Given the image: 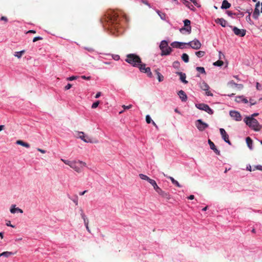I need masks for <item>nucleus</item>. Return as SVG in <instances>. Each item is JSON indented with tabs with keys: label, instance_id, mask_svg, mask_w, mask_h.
<instances>
[{
	"label": "nucleus",
	"instance_id": "1",
	"mask_svg": "<svg viewBox=\"0 0 262 262\" xmlns=\"http://www.w3.org/2000/svg\"><path fill=\"white\" fill-rule=\"evenodd\" d=\"M104 26H107L110 29L117 30L119 27L120 18L118 13L115 11H111L103 17L101 19Z\"/></svg>",
	"mask_w": 262,
	"mask_h": 262
},
{
	"label": "nucleus",
	"instance_id": "2",
	"mask_svg": "<svg viewBox=\"0 0 262 262\" xmlns=\"http://www.w3.org/2000/svg\"><path fill=\"white\" fill-rule=\"evenodd\" d=\"M61 160L66 165H69L71 168L73 169L75 171L79 173L81 172L84 166H86V163L81 161H69L61 159Z\"/></svg>",
	"mask_w": 262,
	"mask_h": 262
},
{
	"label": "nucleus",
	"instance_id": "3",
	"mask_svg": "<svg viewBox=\"0 0 262 262\" xmlns=\"http://www.w3.org/2000/svg\"><path fill=\"white\" fill-rule=\"evenodd\" d=\"M245 122L247 125L255 131H259L262 126L259 124L258 121L253 117H247Z\"/></svg>",
	"mask_w": 262,
	"mask_h": 262
},
{
	"label": "nucleus",
	"instance_id": "4",
	"mask_svg": "<svg viewBox=\"0 0 262 262\" xmlns=\"http://www.w3.org/2000/svg\"><path fill=\"white\" fill-rule=\"evenodd\" d=\"M125 61L134 67H137L138 64L141 63L140 57L135 54L127 55Z\"/></svg>",
	"mask_w": 262,
	"mask_h": 262
},
{
	"label": "nucleus",
	"instance_id": "5",
	"mask_svg": "<svg viewBox=\"0 0 262 262\" xmlns=\"http://www.w3.org/2000/svg\"><path fill=\"white\" fill-rule=\"evenodd\" d=\"M160 48L162 52V56L169 55L172 51L171 48L168 46V42L166 40L161 42Z\"/></svg>",
	"mask_w": 262,
	"mask_h": 262
},
{
	"label": "nucleus",
	"instance_id": "6",
	"mask_svg": "<svg viewBox=\"0 0 262 262\" xmlns=\"http://www.w3.org/2000/svg\"><path fill=\"white\" fill-rule=\"evenodd\" d=\"M79 138L86 143H97L98 141L95 139L91 138L85 135L83 132H80L79 133Z\"/></svg>",
	"mask_w": 262,
	"mask_h": 262
},
{
	"label": "nucleus",
	"instance_id": "7",
	"mask_svg": "<svg viewBox=\"0 0 262 262\" xmlns=\"http://www.w3.org/2000/svg\"><path fill=\"white\" fill-rule=\"evenodd\" d=\"M195 106L198 109L204 111L209 114L212 115L213 113V111L207 104L199 103L195 104Z\"/></svg>",
	"mask_w": 262,
	"mask_h": 262
},
{
	"label": "nucleus",
	"instance_id": "8",
	"mask_svg": "<svg viewBox=\"0 0 262 262\" xmlns=\"http://www.w3.org/2000/svg\"><path fill=\"white\" fill-rule=\"evenodd\" d=\"M186 45H189L192 49L195 50L199 49L202 46L200 41L196 39L188 43H186Z\"/></svg>",
	"mask_w": 262,
	"mask_h": 262
},
{
	"label": "nucleus",
	"instance_id": "9",
	"mask_svg": "<svg viewBox=\"0 0 262 262\" xmlns=\"http://www.w3.org/2000/svg\"><path fill=\"white\" fill-rule=\"evenodd\" d=\"M195 125L200 131H203L205 128L208 127V125L203 122L201 119H199L196 121Z\"/></svg>",
	"mask_w": 262,
	"mask_h": 262
},
{
	"label": "nucleus",
	"instance_id": "10",
	"mask_svg": "<svg viewBox=\"0 0 262 262\" xmlns=\"http://www.w3.org/2000/svg\"><path fill=\"white\" fill-rule=\"evenodd\" d=\"M190 23H191V22L189 19H185L184 20V26L185 27H183V28H181L180 30V32H182L183 31L185 30L186 32H187L188 34H190L191 31Z\"/></svg>",
	"mask_w": 262,
	"mask_h": 262
},
{
	"label": "nucleus",
	"instance_id": "11",
	"mask_svg": "<svg viewBox=\"0 0 262 262\" xmlns=\"http://www.w3.org/2000/svg\"><path fill=\"white\" fill-rule=\"evenodd\" d=\"M200 86L202 90L206 91V95L207 96H213V94L209 91V86L205 82L203 81L200 83Z\"/></svg>",
	"mask_w": 262,
	"mask_h": 262
},
{
	"label": "nucleus",
	"instance_id": "12",
	"mask_svg": "<svg viewBox=\"0 0 262 262\" xmlns=\"http://www.w3.org/2000/svg\"><path fill=\"white\" fill-rule=\"evenodd\" d=\"M234 33L238 36L243 37L246 35V30L245 29H239L236 27L232 28Z\"/></svg>",
	"mask_w": 262,
	"mask_h": 262
},
{
	"label": "nucleus",
	"instance_id": "13",
	"mask_svg": "<svg viewBox=\"0 0 262 262\" xmlns=\"http://www.w3.org/2000/svg\"><path fill=\"white\" fill-rule=\"evenodd\" d=\"M220 132L221 135L222 136V138L225 141V142H226L229 145H231V143L229 139V136H228V134L226 133V132L225 131V130L224 128H220Z\"/></svg>",
	"mask_w": 262,
	"mask_h": 262
},
{
	"label": "nucleus",
	"instance_id": "14",
	"mask_svg": "<svg viewBox=\"0 0 262 262\" xmlns=\"http://www.w3.org/2000/svg\"><path fill=\"white\" fill-rule=\"evenodd\" d=\"M230 116L237 121H241L242 120V116L240 113L237 111H232L230 112Z\"/></svg>",
	"mask_w": 262,
	"mask_h": 262
},
{
	"label": "nucleus",
	"instance_id": "15",
	"mask_svg": "<svg viewBox=\"0 0 262 262\" xmlns=\"http://www.w3.org/2000/svg\"><path fill=\"white\" fill-rule=\"evenodd\" d=\"M158 194L162 198L166 199L167 201H169L171 199V196L169 192L163 191L162 189L158 192Z\"/></svg>",
	"mask_w": 262,
	"mask_h": 262
},
{
	"label": "nucleus",
	"instance_id": "16",
	"mask_svg": "<svg viewBox=\"0 0 262 262\" xmlns=\"http://www.w3.org/2000/svg\"><path fill=\"white\" fill-rule=\"evenodd\" d=\"M259 6H260V3L258 2V3H256V4L255 5V8L254 12L253 13V17L254 19H256L258 18V16L259 15V9H258V7H259Z\"/></svg>",
	"mask_w": 262,
	"mask_h": 262
},
{
	"label": "nucleus",
	"instance_id": "17",
	"mask_svg": "<svg viewBox=\"0 0 262 262\" xmlns=\"http://www.w3.org/2000/svg\"><path fill=\"white\" fill-rule=\"evenodd\" d=\"M208 143L210 148L217 155H220V151L216 148L215 145L210 139L208 140Z\"/></svg>",
	"mask_w": 262,
	"mask_h": 262
},
{
	"label": "nucleus",
	"instance_id": "18",
	"mask_svg": "<svg viewBox=\"0 0 262 262\" xmlns=\"http://www.w3.org/2000/svg\"><path fill=\"white\" fill-rule=\"evenodd\" d=\"M178 94L182 101H186L187 97L184 91L183 90H180L179 91Z\"/></svg>",
	"mask_w": 262,
	"mask_h": 262
},
{
	"label": "nucleus",
	"instance_id": "19",
	"mask_svg": "<svg viewBox=\"0 0 262 262\" xmlns=\"http://www.w3.org/2000/svg\"><path fill=\"white\" fill-rule=\"evenodd\" d=\"M176 74L180 76V78L182 82L185 84L188 83V81L186 80V76L185 73L180 72H178L176 73Z\"/></svg>",
	"mask_w": 262,
	"mask_h": 262
},
{
	"label": "nucleus",
	"instance_id": "20",
	"mask_svg": "<svg viewBox=\"0 0 262 262\" xmlns=\"http://www.w3.org/2000/svg\"><path fill=\"white\" fill-rule=\"evenodd\" d=\"M81 217L83 220L84 225L86 227L87 231L91 233V230L89 227V220H88V219L86 217L85 215L83 213L81 214Z\"/></svg>",
	"mask_w": 262,
	"mask_h": 262
},
{
	"label": "nucleus",
	"instance_id": "21",
	"mask_svg": "<svg viewBox=\"0 0 262 262\" xmlns=\"http://www.w3.org/2000/svg\"><path fill=\"white\" fill-rule=\"evenodd\" d=\"M149 183L153 186L154 189L157 193L161 189V188L158 186L156 182L154 180L151 179Z\"/></svg>",
	"mask_w": 262,
	"mask_h": 262
},
{
	"label": "nucleus",
	"instance_id": "22",
	"mask_svg": "<svg viewBox=\"0 0 262 262\" xmlns=\"http://www.w3.org/2000/svg\"><path fill=\"white\" fill-rule=\"evenodd\" d=\"M183 45H186V43L174 41L171 43V46L173 48H182V47H181V46H182Z\"/></svg>",
	"mask_w": 262,
	"mask_h": 262
},
{
	"label": "nucleus",
	"instance_id": "23",
	"mask_svg": "<svg viewBox=\"0 0 262 262\" xmlns=\"http://www.w3.org/2000/svg\"><path fill=\"white\" fill-rule=\"evenodd\" d=\"M215 22L217 24H220L222 27H225L226 26L227 21L224 18H217L215 20Z\"/></svg>",
	"mask_w": 262,
	"mask_h": 262
},
{
	"label": "nucleus",
	"instance_id": "24",
	"mask_svg": "<svg viewBox=\"0 0 262 262\" xmlns=\"http://www.w3.org/2000/svg\"><path fill=\"white\" fill-rule=\"evenodd\" d=\"M164 176L165 177H166L167 178H168V179H169L172 183L174 185H176L177 187H181L182 186L179 184V183L176 181V180H174V179L171 177H170V176H167L166 175H165L164 173H163Z\"/></svg>",
	"mask_w": 262,
	"mask_h": 262
},
{
	"label": "nucleus",
	"instance_id": "25",
	"mask_svg": "<svg viewBox=\"0 0 262 262\" xmlns=\"http://www.w3.org/2000/svg\"><path fill=\"white\" fill-rule=\"evenodd\" d=\"M183 3L188 8L191 9V10L194 11L195 10V8L194 7L193 5H192L188 1L186 0H182Z\"/></svg>",
	"mask_w": 262,
	"mask_h": 262
},
{
	"label": "nucleus",
	"instance_id": "26",
	"mask_svg": "<svg viewBox=\"0 0 262 262\" xmlns=\"http://www.w3.org/2000/svg\"><path fill=\"white\" fill-rule=\"evenodd\" d=\"M15 205H13L11 206V208L10 209V212L11 213H15L16 211L19 212L21 213L23 212V211L22 209L19 208H15Z\"/></svg>",
	"mask_w": 262,
	"mask_h": 262
},
{
	"label": "nucleus",
	"instance_id": "27",
	"mask_svg": "<svg viewBox=\"0 0 262 262\" xmlns=\"http://www.w3.org/2000/svg\"><path fill=\"white\" fill-rule=\"evenodd\" d=\"M231 7V4L227 0H224L221 6L222 9H227Z\"/></svg>",
	"mask_w": 262,
	"mask_h": 262
},
{
	"label": "nucleus",
	"instance_id": "28",
	"mask_svg": "<svg viewBox=\"0 0 262 262\" xmlns=\"http://www.w3.org/2000/svg\"><path fill=\"white\" fill-rule=\"evenodd\" d=\"M16 143L18 145H20L26 148H29L30 147V145L29 143L25 142L22 140H17L16 141Z\"/></svg>",
	"mask_w": 262,
	"mask_h": 262
},
{
	"label": "nucleus",
	"instance_id": "29",
	"mask_svg": "<svg viewBox=\"0 0 262 262\" xmlns=\"http://www.w3.org/2000/svg\"><path fill=\"white\" fill-rule=\"evenodd\" d=\"M246 141V143L247 144V146L250 148V149H251V150L252 149H253V148H252L253 141L251 139V138L249 137H247Z\"/></svg>",
	"mask_w": 262,
	"mask_h": 262
},
{
	"label": "nucleus",
	"instance_id": "30",
	"mask_svg": "<svg viewBox=\"0 0 262 262\" xmlns=\"http://www.w3.org/2000/svg\"><path fill=\"white\" fill-rule=\"evenodd\" d=\"M159 69L156 70L155 72L158 77V79L159 82H162L164 80V76L159 72Z\"/></svg>",
	"mask_w": 262,
	"mask_h": 262
},
{
	"label": "nucleus",
	"instance_id": "31",
	"mask_svg": "<svg viewBox=\"0 0 262 262\" xmlns=\"http://www.w3.org/2000/svg\"><path fill=\"white\" fill-rule=\"evenodd\" d=\"M235 101L237 102H243L245 103H247L248 102V100L246 98H244L243 96L237 97L235 98Z\"/></svg>",
	"mask_w": 262,
	"mask_h": 262
},
{
	"label": "nucleus",
	"instance_id": "32",
	"mask_svg": "<svg viewBox=\"0 0 262 262\" xmlns=\"http://www.w3.org/2000/svg\"><path fill=\"white\" fill-rule=\"evenodd\" d=\"M13 254H14V253L11 252L6 251V252H4L2 253H0V257L1 256H5L6 257H8Z\"/></svg>",
	"mask_w": 262,
	"mask_h": 262
},
{
	"label": "nucleus",
	"instance_id": "33",
	"mask_svg": "<svg viewBox=\"0 0 262 262\" xmlns=\"http://www.w3.org/2000/svg\"><path fill=\"white\" fill-rule=\"evenodd\" d=\"M139 176L141 179L146 180V181H148V182H149V181L151 180L150 178H149L147 176L142 174V173L139 174Z\"/></svg>",
	"mask_w": 262,
	"mask_h": 262
},
{
	"label": "nucleus",
	"instance_id": "34",
	"mask_svg": "<svg viewBox=\"0 0 262 262\" xmlns=\"http://www.w3.org/2000/svg\"><path fill=\"white\" fill-rule=\"evenodd\" d=\"M182 59L186 63H187L189 61V56L186 53H183L182 54Z\"/></svg>",
	"mask_w": 262,
	"mask_h": 262
},
{
	"label": "nucleus",
	"instance_id": "35",
	"mask_svg": "<svg viewBox=\"0 0 262 262\" xmlns=\"http://www.w3.org/2000/svg\"><path fill=\"white\" fill-rule=\"evenodd\" d=\"M157 12L162 19L166 20V16L165 13L161 12L159 10H157Z\"/></svg>",
	"mask_w": 262,
	"mask_h": 262
},
{
	"label": "nucleus",
	"instance_id": "36",
	"mask_svg": "<svg viewBox=\"0 0 262 262\" xmlns=\"http://www.w3.org/2000/svg\"><path fill=\"white\" fill-rule=\"evenodd\" d=\"M139 67V70L141 72L144 73L145 70H146V65L145 64H142L141 63H140V64H138V66Z\"/></svg>",
	"mask_w": 262,
	"mask_h": 262
},
{
	"label": "nucleus",
	"instance_id": "37",
	"mask_svg": "<svg viewBox=\"0 0 262 262\" xmlns=\"http://www.w3.org/2000/svg\"><path fill=\"white\" fill-rule=\"evenodd\" d=\"M25 50H22L20 52H16L15 53L14 56L17 57L18 58H20L21 57V56L23 55V54L24 53H25Z\"/></svg>",
	"mask_w": 262,
	"mask_h": 262
},
{
	"label": "nucleus",
	"instance_id": "38",
	"mask_svg": "<svg viewBox=\"0 0 262 262\" xmlns=\"http://www.w3.org/2000/svg\"><path fill=\"white\" fill-rule=\"evenodd\" d=\"M144 73H146L147 76L149 77H151L152 76V73H151V72L150 71V69L149 67H147V68H146V70H145Z\"/></svg>",
	"mask_w": 262,
	"mask_h": 262
},
{
	"label": "nucleus",
	"instance_id": "39",
	"mask_svg": "<svg viewBox=\"0 0 262 262\" xmlns=\"http://www.w3.org/2000/svg\"><path fill=\"white\" fill-rule=\"evenodd\" d=\"M205 54V52L204 51H199L195 52V55L198 57H202L204 56Z\"/></svg>",
	"mask_w": 262,
	"mask_h": 262
},
{
	"label": "nucleus",
	"instance_id": "40",
	"mask_svg": "<svg viewBox=\"0 0 262 262\" xmlns=\"http://www.w3.org/2000/svg\"><path fill=\"white\" fill-rule=\"evenodd\" d=\"M196 70L199 72L202 73V74H205V69L203 67H196Z\"/></svg>",
	"mask_w": 262,
	"mask_h": 262
},
{
	"label": "nucleus",
	"instance_id": "41",
	"mask_svg": "<svg viewBox=\"0 0 262 262\" xmlns=\"http://www.w3.org/2000/svg\"><path fill=\"white\" fill-rule=\"evenodd\" d=\"M224 64V62L223 61L219 60L216 61V62L213 63V65L215 66H222Z\"/></svg>",
	"mask_w": 262,
	"mask_h": 262
},
{
	"label": "nucleus",
	"instance_id": "42",
	"mask_svg": "<svg viewBox=\"0 0 262 262\" xmlns=\"http://www.w3.org/2000/svg\"><path fill=\"white\" fill-rule=\"evenodd\" d=\"M84 49L89 52H93L95 51V50L94 49V48L93 47H90V46L84 47Z\"/></svg>",
	"mask_w": 262,
	"mask_h": 262
},
{
	"label": "nucleus",
	"instance_id": "43",
	"mask_svg": "<svg viewBox=\"0 0 262 262\" xmlns=\"http://www.w3.org/2000/svg\"><path fill=\"white\" fill-rule=\"evenodd\" d=\"M146 121L148 124L151 123L152 121L150 117L148 115L146 116Z\"/></svg>",
	"mask_w": 262,
	"mask_h": 262
},
{
	"label": "nucleus",
	"instance_id": "44",
	"mask_svg": "<svg viewBox=\"0 0 262 262\" xmlns=\"http://www.w3.org/2000/svg\"><path fill=\"white\" fill-rule=\"evenodd\" d=\"M99 101H97L96 102H94L92 105V108H96V107H98V106L99 105Z\"/></svg>",
	"mask_w": 262,
	"mask_h": 262
},
{
	"label": "nucleus",
	"instance_id": "45",
	"mask_svg": "<svg viewBox=\"0 0 262 262\" xmlns=\"http://www.w3.org/2000/svg\"><path fill=\"white\" fill-rule=\"evenodd\" d=\"M190 1L192 3H193V4H194L195 6H196V7H201V5H199V4L197 3L196 0H190Z\"/></svg>",
	"mask_w": 262,
	"mask_h": 262
},
{
	"label": "nucleus",
	"instance_id": "46",
	"mask_svg": "<svg viewBox=\"0 0 262 262\" xmlns=\"http://www.w3.org/2000/svg\"><path fill=\"white\" fill-rule=\"evenodd\" d=\"M133 105L132 104H129V105L126 106L125 105H123L122 107L124 108V110L129 109L132 108Z\"/></svg>",
	"mask_w": 262,
	"mask_h": 262
},
{
	"label": "nucleus",
	"instance_id": "47",
	"mask_svg": "<svg viewBox=\"0 0 262 262\" xmlns=\"http://www.w3.org/2000/svg\"><path fill=\"white\" fill-rule=\"evenodd\" d=\"M78 78L77 76H73L67 78L68 80L72 81Z\"/></svg>",
	"mask_w": 262,
	"mask_h": 262
},
{
	"label": "nucleus",
	"instance_id": "48",
	"mask_svg": "<svg viewBox=\"0 0 262 262\" xmlns=\"http://www.w3.org/2000/svg\"><path fill=\"white\" fill-rule=\"evenodd\" d=\"M42 38L41 37H39V36L35 37L33 38V42H36L38 40H42Z\"/></svg>",
	"mask_w": 262,
	"mask_h": 262
},
{
	"label": "nucleus",
	"instance_id": "49",
	"mask_svg": "<svg viewBox=\"0 0 262 262\" xmlns=\"http://www.w3.org/2000/svg\"><path fill=\"white\" fill-rule=\"evenodd\" d=\"M72 85L70 83H68L65 87H64V90H69L70 89H71L72 88Z\"/></svg>",
	"mask_w": 262,
	"mask_h": 262
},
{
	"label": "nucleus",
	"instance_id": "50",
	"mask_svg": "<svg viewBox=\"0 0 262 262\" xmlns=\"http://www.w3.org/2000/svg\"><path fill=\"white\" fill-rule=\"evenodd\" d=\"M235 87L237 88L239 90H241L243 88V85L242 84H235Z\"/></svg>",
	"mask_w": 262,
	"mask_h": 262
},
{
	"label": "nucleus",
	"instance_id": "51",
	"mask_svg": "<svg viewBox=\"0 0 262 262\" xmlns=\"http://www.w3.org/2000/svg\"><path fill=\"white\" fill-rule=\"evenodd\" d=\"M249 102L251 105H255L256 103V101L252 99H250Z\"/></svg>",
	"mask_w": 262,
	"mask_h": 262
},
{
	"label": "nucleus",
	"instance_id": "52",
	"mask_svg": "<svg viewBox=\"0 0 262 262\" xmlns=\"http://www.w3.org/2000/svg\"><path fill=\"white\" fill-rule=\"evenodd\" d=\"M251 13H249V14L248 16H246V19L247 21L249 22L251 20V17H250Z\"/></svg>",
	"mask_w": 262,
	"mask_h": 262
},
{
	"label": "nucleus",
	"instance_id": "53",
	"mask_svg": "<svg viewBox=\"0 0 262 262\" xmlns=\"http://www.w3.org/2000/svg\"><path fill=\"white\" fill-rule=\"evenodd\" d=\"M6 225L7 226H10V227H11L12 228H14V226L12 225L11 224V222L10 221H8L6 223Z\"/></svg>",
	"mask_w": 262,
	"mask_h": 262
},
{
	"label": "nucleus",
	"instance_id": "54",
	"mask_svg": "<svg viewBox=\"0 0 262 262\" xmlns=\"http://www.w3.org/2000/svg\"><path fill=\"white\" fill-rule=\"evenodd\" d=\"M0 20H4L5 22H7L8 21V19H7V18L6 16H2L1 17V18H0Z\"/></svg>",
	"mask_w": 262,
	"mask_h": 262
},
{
	"label": "nucleus",
	"instance_id": "55",
	"mask_svg": "<svg viewBox=\"0 0 262 262\" xmlns=\"http://www.w3.org/2000/svg\"><path fill=\"white\" fill-rule=\"evenodd\" d=\"M81 78H82L83 79H84V80H90L91 79V77L90 76H88V77H86L85 76H81Z\"/></svg>",
	"mask_w": 262,
	"mask_h": 262
},
{
	"label": "nucleus",
	"instance_id": "56",
	"mask_svg": "<svg viewBox=\"0 0 262 262\" xmlns=\"http://www.w3.org/2000/svg\"><path fill=\"white\" fill-rule=\"evenodd\" d=\"M229 84L231 85L232 86H235V84H237V83H235L233 81H231L229 83Z\"/></svg>",
	"mask_w": 262,
	"mask_h": 262
},
{
	"label": "nucleus",
	"instance_id": "57",
	"mask_svg": "<svg viewBox=\"0 0 262 262\" xmlns=\"http://www.w3.org/2000/svg\"><path fill=\"white\" fill-rule=\"evenodd\" d=\"M37 150L39 151V152H40L42 154L46 153V151L45 150L40 149V148H37Z\"/></svg>",
	"mask_w": 262,
	"mask_h": 262
},
{
	"label": "nucleus",
	"instance_id": "58",
	"mask_svg": "<svg viewBox=\"0 0 262 262\" xmlns=\"http://www.w3.org/2000/svg\"><path fill=\"white\" fill-rule=\"evenodd\" d=\"M27 33H33V34H35L36 33V31L35 30H29Z\"/></svg>",
	"mask_w": 262,
	"mask_h": 262
},
{
	"label": "nucleus",
	"instance_id": "59",
	"mask_svg": "<svg viewBox=\"0 0 262 262\" xmlns=\"http://www.w3.org/2000/svg\"><path fill=\"white\" fill-rule=\"evenodd\" d=\"M260 87H261L260 84L258 82H257L256 83V88H257V89L259 90L260 89Z\"/></svg>",
	"mask_w": 262,
	"mask_h": 262
},
{
	"label": "nucleus",
	"instance_id": "60",
	"mask_svg": "<svg viewBox=\"0 0 262 262\" xmlns=\"http://www.w3.org/2000/svg\"><path fill=\"white\" fill-rule=\"evenodd\" d=\"M73 202H74V203L76 205H78V198L77 196H76V198L74 200H73Z\"/></svg>",
	"mask_w": 262,
	"mask_h": 262
},
{
	"label": "nucleus",
	"instance_id": "61",
	"mask_svg": "<svg viewBox=\"0 0 262 262\" xmlns=\"http://www.w3.org/2000/svg\"><path fill=\"white\" fill-rule=\"evenodd\" d=\"M101 92H98L95 96V98H98L101 96Z\"/></svg>",
	"mask_w": 262,
	"mask_h": 262
},
{
	"label": "nucleus",
	"instance_id": "62",
	"mask_svg": "<svg viewBox=\"0 0 262 262\" xmlns=\"http://www.w3.org/2000/svg\"><path fill=\"white\" fill-rule=\"evenodd\" d=\"M194 198V196L193 195H190L188 197V199L189 200H193Z\"/></svg>",
	"mask_w": 262,
	"mask_h": 262
},
{
	"label": "nucleus",
	"instance_id": "63",
	"mask_svg": "<svg viewBox=\"0 0 262 262\" xmlns=\"http://www.w3.org/2000/svg\"><path fill=\"white\" fill-rule=\"evenodd\" d=\"M227 13L229 16H232L233 14V13L231 11H227Z\"/></svg>",
	"mask_w": 262,
	"mask_h": 262
},
{
	"label": "nucleus",
	"instance_id": "64",
	"mask_svg": "<svg viewBox=\"0 0 262 262\" xmlns=\"http://www.w3.org/2000/svg\"><path fill=\"white\" fill-rule=\"evenodd\" d=\"M256 168L259 170L262 171V166L261 165L257 166Z\"/></svg>",
	"mask_w": 262,
	"mask_h": 262
}]
</instances>
